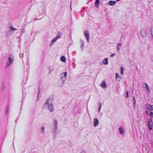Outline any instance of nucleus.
I'll use <instances>...</instances> for the list:
<instances>
[{"label":"nucleus","mask_w":153,"mask_h":153,"mask_svg":"<svg viewBox=\"0 0 153 153\" xmlns=\"http://www.w3.org/2000/svg\"><path fill=\"white\" fill-rule=\"evenodd\" d=\"M53 100V97L49 98L44 105V108H48L50 112H52L54 110V107L52 103Z\"/></svg>","instance_id":"nucleus-1"},{"label":"nucleus","mask_w":153,"mask_h":153,"mask_svg":"<svg viewBox=\"0 0 153 153\" xmlns=\"http://www.w3.org/2000/svg\"><path fill=\"white\" fill-rule=\"evenodd\" d=\"M67 73L65 72L62 73L60 75V78L59 79L58 84L59 87H62L64 84L66 78H67Z\"/></svg>","instance_id":"nucleus-2"},{"label":"nucleus","mask_w":153,"mask_h":153,"mask_svg":"<svg viewBox=\"0 0 153 153\" xmlns=\"http://www.w3.org/2000/svg\"><path fill=\"white\" fill-rule=\"evenodd\" d=\"M13 60L14 59L13 56L11 55H10V56L8 57L6 66L5 67V68H6L11 65L13 62Z\"/></svg>","instance_id":"nucleus-3"},{"label":"nucleus","mask_w":153,"mask_h":153,"mask_svg":"<svg viewBox=\"0 0 153 153\" xmlns=\"http://www.w3.org/2000/svg\"><path fill=\"white\" fill-rule=\"evenodd\" d=\"M149 29L145 30L144 29H142L140 30V33L141 35L143 38H145L147 35V32L149 31Z\"/></svg>","instance_id":"nucleus-4"},{"label":"nucleus","mask_w":153,"mask_h":153,"mask_svg":"<svg viewBox=\"0 0 153 153\" xmlns=\"http://www.w3.org/2000/svg\"><path fill=\"white\" fill-rule=\"evenodd\" d=\"M42 87L40 86H39L38 88V93L37 94V101H38L39 100L38 98L39 97H40L41 95V91H42Z\"/></svg>","instance_id":"nucleus-5"},{"label":"nucleus","mask_w":153,"mask_h":153,"mask_svg":"<svg viewBox=\"0 0 153 153\" xmlns=\"http://www.w3.org/2000/svg\"><path fill=\"white\" fill-rule=\"evenodd\" d=\"M84 35L86 39L87 42H88L89 39V33L88 31L87 30H85L84 32Z\"/></svg>","instance_id":"nucleus-6"},{"label":"nucleus","mask_w":153,"mask_h":153,"mask_svg":"<svg viewBox=\"0 0 153 153\" xmlns=\"http://www.w3.org/2000/svg\"><path fill=\"white\" fill-rule=\"evenodd\" d=\"M52 132L53 135L55 139L57 134V129L52 128Z\"/></svg>","instance_id":"nucleus-7"},{"label":"nucleus","mask_w":153,"mask_h":153,"mask_svg":"<svg viewBox=\"0 0 153 153\" xmlns=\"http://www.w3.org/2000/svg\"><path fill=\"white\" fill-rule=\"evenodd\" d=\"M145 108L146 109L150 110H153V105H150L149 104H147L146 105Z\"/></svg>","instance_id":"nucleus-8"},{"label":"nucleus","mask_w":153,"mask_h":153,"mask_svg":"<svg viewBox=\"0 0 153 153\" xmlns=\"http://www.w3.org/2000/svg\"><path fill=\"white\" fill-rule=\"evenodd\" d=\"M94 126L96 127L99 124V121L97 119L95 118L93 122Z\"/></svg>","instance_id":"nucleus-9"},{"label":"nucleus","mask_w":153,"mask_h":153,"mask_svg":"<svg viewBox=\"0 0 153 153\" xmlns=\"http://www.w3.org/2000/svg\"><path fill=\"white\" fill-rule=\"evenodd\" d=\"M149 121L148 122V126L150 130H151L152 129V125L150 124V122H152V120L151 119H149Z\"/></svg>","instance_id":"nucleus-10"},{"label":"nucleus","mask_w":153,"mask_h":153,"mask_svg":"<svg viewBox=\"0 0 153 153\" xmlns=\"http://www.w3.org/2000/svg\"><path fill=\"white\" fill-rule=\"evenodd\" d=\"M146 113L147 115L149 116L152 117H153V112H152L149 111H146Z\"/></svg>","instance_id":"nucleus-11"},{"label":"nucleus","mask_w":153,"mask_h":153,"mask_svg":"<svg viewBox=\"0 0 153 153\" xmlns=\"http://www.w3.org/2000/svg\"><path fill=\"white\" fill-rule=\"evenodd\" d=\"M116 1H110L108 3V4L111 6H113L114 5L116 4Z\"/></svg>","instance_id":"nucleus-12"},{"label":"nucleus","mask_w":153,"mask_h":153,"mask_svg":"<svg viewBox=\"0 0 153 153\" xmlns=\"http://www.w3.org/2000/svg\"><path fill=\"white\" fill-rule=\"evenodd\" d=\"M119 129L120 134H123V135H124V131L123 130V128L122 127H120L119 128Z\"/></svg>","instance_id":"nucleus-13"},{"label":"nucleus","mask_w":153,"mask_h":153,"mask_svg":"<svg viewBox=\"0 0 153 153\" xmlns=\"http://www.w3.org/2000/svg\"><path fill=\"white\" fill-rule=\"evenodd\" d=\"M116 81H119L121 79V77L119 76V74L117 73H116Z\"/></svg>","instance_id":"nucleus-14"},{"label":"nucleus","mask_w":153,"mask_h":153,"mask_svg":"<svg viewBox=\"0 0 153 153\" xmlns=\"http://www.w3.org/2000/svg\"><path fill=\"white\" fill-rule=\"evenodd\" d=\"M102 62L104 64L107 65L108 64V58H106L104 59L102 61Z\"/></svg>","instance_id":"nucleus-15"},{"label":"nucleus","mask_w":153,"mask_h":153,"mask_svg":"<svg viewBox=\"0 0 153 153\" xmlns=\"http://www.w3.org/2000/svg\"><path fill=\"white\" fill-rule=\"evenodd\" d=\"M49 74L51 73L52 71L54 70V68L53 66L50 67L49 68Z\"/></svg>","instance_id":"nucleus-16"},{"label":"nucleus","mask_w":153,"mask_h":153,"mask_svg":"<svg viewBox=\"0 0 153 153\" xmlns=\"http://www.w3.org/2000/svg\"><path fill=\"white\" fill-rule=\"evenodd\" d=\"M100 86L102 88H106L107 87V85L105 84V82H104L100 85Z\"/></svg>","instance_id":"nucleus-17"},{"label":"nucleus","mask_w":153,"mask_h":153,"mask_svg":"<svg viewBox=\"0 0 153 153\" xmlns=\"http://www.w3.org/2000/svg\"><path fill=\"white\" fill-rule=\"evenodd\" d=\"M121 47V43H119L117 45V49L118 51H119L120 50V48Z\"/></svg>","instance_id":"nucleus-18"},{"label":"nucleus","mask_w":153,"mask_h":153,"mask_svg":"<svg viewBox=\"0 0 153 153\" xmlns=\"http://www.w3.org/2000/svg\"><path fill=\"white\" fill-rule=\"evenodd\" d=\"M62 36V33L60 32H58V34L57 35L56 37L57 39L60 38Z\"/></svg>","instance_id":"nucleus-19"},{"label":"nucleus","mask_w":153,"mask_h":153,"mask_svg":"<svg viewBox=\"0 0 153 153\" xmlns=\"http://www.w3.org/2000/svg\"><path fill=\"white\" fill-rule=\"evenodd\" d=\"M80 41L81 42V46H80V47L81 48L82 50V51L84 47V41L81 39L80 40Z\"/></svg>","instance_id":"nucleus-20"},{"label":"nucleus","mask_w":153,"mask_h":153,"mask_svg":"<svg viewBox=\"0 0 153 153\" xmlns=\"http://www.w3.org/2000/svg\"><path fill=\"white\" fill-rule=\"evenodd\" d=\"M60 60L63 62H65L66 61V58L65 56H62L60 57Z\"/></svg>","instance_id":"nucleus-21"},{"label":"nucleus","mask_w":153,"mask_h":153,"mask_svg":"<svg viewBox=\"0 0 153 153\" xmlns=\"http://www.w3.org/2000/svg\"><path fill=\"white\" fill-rule=\"evenodd\" d=\"M144 84L145 85H146V88L147 91L149 93H150V89H149V87L147 84L146 83H144Z\"/></svg>","instance_id":"nucleus-22"},{"label":"nucleus","mask_w":153,"mask_h":153,"mask_svg":"<svg viewBox=\"0 0 153 153\" xmlns=\"http://www.w3.org/2000/svg\"><path fill=\"white\" fill-rule=\"evenodd\" d=\"M102 104L100 102H98V105L99 106V108H98L99 112H100V110L101 108V107L102 105Z\"/></svg>","instance_id":"nucleus-23"},{"label":"nucleus","mask_w":153,"mask_h":153,"mask_svg":"<svg viewBox=\"0 0 153 153\" xmlns=\"http://www.w3.org/2000/svg\"><path fill=\"white\" fill-rule=\"evenodd\" d=\"M100 0H96L95 2V5L96 7H98L100 4Z\"/></svg>","instance_id":"nucleus-24"},{"label":"nucleus","mask_w":153,"mask_h":153,"mask_svg":"<svg viewBox=\"0 0 153 153\" xmlns=\"http://www.w3.org/2000/svg\"><path fill=\"white\" fill-rule=\"evenodd\" d=\"M8 109H9L8 106L7 105L6 107V109H5V114H7V113L8 112Z\"/></svg>","instance_id":"nucleus-25"},{"label":"nucleus","mask_w":153,"mask_h":153,"mask_svg":"<svg viewBox=\"0 0 153 153\" xmlns=\"http://www.w3.org/2000/svg\"><path fill=\"white\" fill-rule=\"evenodd\" d=\"M54 123L53 124V126H58V125H57L58 121H57V120H54Z\"/></svg>","instance_id":"nucleus-26"},{"label":"nucleus","mask_w":153,"mask_h":153,"mask_svg":"<svg viewBox=\"0 0 153 153\" xmlns=\"http://www.w3.org/2000/svg\"><path fill=\"white\" fill-rule=\"evenodd\" d=\"M45 128L44 127H42L41 128V133H44L45 132Z\"/></svg>","instance_id":"nucleus-27"},{"label":"nucleus","mask_w":153,"mask_h":153,"mask_svg":"<svg viewBox=\"0 0 153 153\" xmlns=\"http://www.w3.org/2000/svg\"><path fill=\"white\" fill-rule=\"evenodd\" d=\"M149 31L150 33H151L152 37L153 38V29L152 30H151V29H150L149 30Z\"/></svg>","instance_id":"nucleus-28"},{"label":"nucleus","mask_w":153,"mask_h":153,"mask_svg":"<svg viewBox=\"0 0 153 153\" xmlns=\"http://www.w3.org/2000/svg\"><path fill=\"white\" fill-rule=\"evenodd\" d=\"M133 106L134 107L135 106V104L136 103V100L134 97H133Z\"/></svg>","instance_id":"nucleus-29"},{"label":"nucleus","mask_w":153,"mask_h":153,"mask_svg":"<svg viewBox=\"0 0 153 153\" xmlns=\"http://www.w3.org/2000/svg\"><path fill=\"white\" fill-rule=\"evenodd\" d=\"M57 39L56 38V37L54 38H53L52 41V42L53 43H54L57 40Z\"/></svg>","instance_id":"nucleus-30"},{"label":"nucleus","mask_w":153,"mask_h":153,"mask_svg":"<svg viewBox=\"0 0 153 153\" xmlns=\"http://www.w3.org/2000/svg\"><path fill=\"white\" fill-rule=\"evenodd\" d=\"M120 69H121V72H120V73H121V74H122V75H123V68L122 67L120 68Z\"/></svg>","instance_id":"nucleus-31"},{"label":"nucleus","mask_w":153,"mask_h":153,"mask_svg":"<svg viewBox=\"0 0 153 153\" xmlns=\"http://www.w3.org/2000/svg\"><path fill=\"white\" fill-rule=\"evenodd\" d=\"M10 28L12 30H16V29L15 28H14L12 26H10Z\"/></svg>","instance_id":"nucleus-32"},{"label":"nucleus","mask_w":153,"mask_h":153,"mask_svg":"<svg viewBox=\"0 0 153 153\" xmlns=\"http://www.w3.org/2000/svg\"><path fill=\"white\" fill-rule=\"evenodd\" d=\"M19 57L21 58H23L24 55L23 53H20L19 55Z\"/></svg>","instance_id":"nucleus-33"},{"label":"nucleus","mask_w":153,"mask_h":153,"mask_svg":"<svg viewBox=\"0 0 153 153\" xmlns=\"http://www.w3.org/2000/svg\"><path fill=\"white\" fill-rule=\"evenodd\" d=\"M126 98H128V91H126Z\"/></svg>","instance_id":"nucleus-34"},{"label":"nucleus","mask_w":153,"mask_h":153,"mask_svg":"<svg viewBox=\"0 0 153 153\" xmlns=\"http://www.w3.org/2000/svg\"><path fill=\"white\" fill-rule=\"evenodd\" d=\"M52 128L54 129H58V126H53V127Z\"/></svg>","instance_id":"nucleus-35"},{"label":"nucleus","mask_w":153,"mask_h":153,"mask_svg":"<svg viewBox=\"0 0 153 153\" xmlns=\"http://www.w3.org/2000/svg\"><path fill=\"white\" fill-rule=\"evenodd\" d=\"M115 55V53H113V54H111V55H110V57H113Z\"/></svg>","instance_id":"nucleus-36"},{"label":"nucleus","mask_w":153,"mask_h":153,"mask_svg":"<svg viewBox=\"0 0 153 153\" xmlns=\"http://www.w3.org/2000/svg\"><path fill=\"white\" fill-rule=\"evenodd\" d=\"M41 16H42V17L41 19H42V18H43L44 16V15L43 13L41 14Z\"/></svg>","instance_id":"nucleus-37"},{"label":"nucleus","mask_w":153,"mask_h":153,"mask_svg":"<svg viewBox=\"0 0 153 153\" xmlns=\"http://www.w3.org/2000/svg\"><path fill=\"white\" fill-rule=\"evenodd\" d=\"M25 80V79H23V83H24V84H25L26 83V81H25L24 80Z\"/></svg>","instance_id":"nucleus-38"},{"label":"nucleus","mask_w":153,"mask_h":153,"mask_svg":"<svg viewBox=\"0 0 153 153\" xmlns=\"http://www.w3.org/2000/svg\"><path fill=\"white\" fill-rule=\"evenodd\" d=\"M53 43L52 42V43H51V44H50V45H52V44H53Z\"/></svg>","instance_id":"nucleus-39"},{"label":"nucleus","mask_w":153,"mask_h":153,"mask_svg":"<svg viewBox=\"0 0 153 153\" xmlns=\"http://www.w3.org/2000/svg\"><path fill=\"white\" fill-rule=\"evenodd\" d=\"M17 121V120L16 119V120H15V122L16 123V122Z\"/></svg>","instance_id":"nucleus-40"},{"label":"nucleus","mask_w":153,"mask_h":153,"mask_svg":"<svg viewBox=\"0 0 153 153\" xmlns=\"http://www.w3.org/2000/svg\"><path fill=\"white\" fill-rule=\"evenodd\" d=\"M70 6H71V3Z\"/></svg>","instance_id":"nucleus-41"},{"label":"nucleus","mask_w":153,"mask_h":153,"mask_svg":"<svg viewBox=\"0 0 153 153\" xmlns=\"http://www.w3.org/2000/svg\"><path fill=\"white\" fill-rule=\"evenodd\" d=\"M9 31L10 32V33L11 32V30H9Z\"/></svg>","instance_id":"nucleus-42"},{"label":"nucleus","mask_w":153,"mask_h":153,"mask_svg":"<svg viewBox=\"0 0 153 153\" xmlns=\"http://www.w3.org/2000/svg\"><path fill=\"white\" fill-rule=\"evenodd\" d=\"M73 64L74 65V63H72V65H73Z\"/></svg>","instance_id":"nucleus-43"},{"label":"nucleus","mask_w":153,"mask_h":153,"mask_svg":"<svg viewBox=\"0 0 153 153\" xmlns=\"http://www.w3.org/2000/svg\"><path fill=\"white\" fill-rule=\"evenodd\" d=\"M76 51H74V53H76Z\"/></svg>","instance_id":"nucleus-44"}]
</instances>
